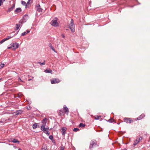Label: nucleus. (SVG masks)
Returning a JSON list of instances; mask_svg holds the SVG:
<instances>
[{"label":"nucleus","instance_id":"nucleus-1","mask_svg":"<svg viewBox=\"0 0 150 150\" xmlns=\"http://www.w3.org/2000/svg\"><path fill=\"white\" fill-rule=\"evenodd\" d=\"M69 28H70L72 32H74L75 25L74 23V21L73 19H71V21L69 25Z\"/></svg>","mask_w":150,"mask_h":150},{"label":"nucleus","instance_id":"nucleus-2","mask_svg":"<svg viewBox=\"0 0 150 150\" xmlns=\"http://www.w3.org/2000/svg\"><path fill=\"white\" fill-rule=\"evenodd\" d=\"M51 25L54 27H56L58 26V24L57 22V19L55 18L52 20L51 22Z\"/></svg>","mask_w":150,"mask_h":150},{"label":"nucleus","instance_id":"nucleus-3","mask_svg":"<svg viewBox=\"0 0 150 150\" xmlns=\"http://www.w3.org/2000/svg\"><path fill=\"white\" fill-rule=\"evenodd\" d=\"M10 45L11 46V47L13 48V50H15L18 47L19 45L18 43L15 42L12 43L10 44Z\"/></svg>","mask_w":150,"mask_h":150},{"label":"nucleus","instance_id":"nucleus-4","mask_svg":"<svg viewBox=\"0 0 150 150\" xmlns=\"http://www.w3.org/2000/svg\"><path fill=\"white\" fill-rule=\"evenodd\" d=\"M97 145V143L96 140H91L90 142V149H91Z\"/></svg>","mask_w":150,"mask_h":150},{"label":"nucleus","instance_id":"nucleus-5","mask_svg":"<svg viewBox=\"0 0 150 150\" xmlns=\"http://www.w3.org/2000/svg\"><path fill=\"white\" fill-rule=\"evenodd\" d=\"M41 130L43 131L46 134L48 135H49L50 133L48 132L49 131V129L48 128H45V127H41Z\"/></svg>","mask_w":150,"mask_h":150},{"label":"nucleus","instance_id":"nucleus-6","mask_svg":"<svg viewBox=\"0 0 150 150\" xmlns=\"http://www.w3.org/2000/svg\"><path fill=\"white\" fill-rule=\"evenodd\" d=\"M142 139V137H141L139 136L137 137L136 139L134 141L133 145L134 146H136L137 144H138L140 142V141Z\"/></svg>","mask_w":150,"mask_h":150},{"label":"nucleus","instance_id":"nucleus-7","mask_svg":"<svg viewBox=\"0 0 150 150\" xmlns=\"http://www.w3.org/2000/svg\"><path fill=\"white\" fill-rule=\"evenodd\" d=\"M60 82V80L58 79H55L51 80V82L52 84L57 83Z\"/></svg>","mask_w":150,"mask_h":150},{"label":"nucleus","instance_id":"nucleus-8","mask_svg":"<svg viewBox=\"0 0 150 150\" xmlns=\"http://www.w3.org/2000/svg\"><path fill=\"white\" fill-rule=\"evenodd\" d=\"M47 121V119L46 118H45L42 120L41 123L42 124V125L41 127H45L46 126Z\"/></svg>","mask_w":150,"mask_h":150},{"label":"nucleus","instance_id":"nucleus-9","mask_svg":"<svg viewBox=\"0 0 150 150\" xmlns=\"http://www.w3.org/2000/svg\"><path fill=\"white\" fill-rule=\"evenodd\" d=\"M61 132L62 135L64 136L65 134V132L67 130V128L65 127H63L61 128Z\"/></svg>","mask_w":150,"mask_h":150},{"label":"nucleus","instance_id":"nucleus-10","mask_svg":"<svg viewBox=\"0 0 150 150\" xmlns=\"http://www.w3.org/2000/svg\"><path fill=\"white\" fill-rule=\"evenodd\" d=\"M63 110L65 113L67 114L68 115L69 112V110L67 107L65 105H64Z\"/></svg>","mask_w":150,"mask_h":150},{"label":"nucleus","instance_id":"nucleus-11","mask_svg":"<svg viewBox=\"0 0 150 150\" xmlns=\"http://www.w3.org/2000/svg\"><path fill=\"white\" fill-rule=\"evenodd\" d=\"M36 8L37 11L39 12H42V9L40 7V6L39 4H38L36 6Z\"/></svg>","mask_w":150,"mask_h":150},{"label":"nucleus","instance_id":"nucleus-12","mask_svg":"<svg viewBox=\"0 0 150 150\" xmlns=\"http://www.w3.org/2000/svg\"><path fill=\"white\" fill-rule=\"evenodd\" d=\"M23 112V111L21 110H16V112H14V113H15V115H17L22 113Z\"/></svg>","mask_w":150,"mask_h":150},{"label":"nucleus","instance_id":"nucleus-13","mask_svg":"<svg viewBox=\"0 0 150 150\" xmlns=\"http://www.w3.org/2000/svg\"><path fill=\"white\" fill-rule=\"evenodd\" d=\"M124 120L125 122L127 123H130L132 121L130 118H125L124 119Z\"/></svg>","mask_w":150,"mask_h":150},{"label":"nucleus","instance_id":"nucleus-14","mask_svg":"<svg viewBox=\"0 0 150 150\" xmlns=\"http://www.w3.org/2000/svg\"><path fill=\"white\" fill-rule=\"evenodd\" d=\"M11 141L13 143H19V141H18L17 139H11Z\"/></svg>","mask_w":150,"mask_h":150},{"label":"nucleus","instance_id":"nucleus-15","mask_svg":"<svg viewBox=\"0 0 150 150\" xmlns=\"http://www.w3.org/2000/svg\"><path fill=\"white\" fill-rule=\"evenodd\" d=\"M44 72L46 73H50L52 74V71L49 69H47L45 70Z\"/></svg>","mask_w":150,"mask_h":150},{"label":"nucleus","instance_id":"nucleus-16","mask_svg":"<svg viewBox=\"0 0 150 150\" xmlns=\"http://www.w3.org/2000/svg\"><path fill=\"white\" fill-rule=\"evenodd\" d=\"M145 116V115L144 114H142L137 118V120H140L144 117Z\"/></svg>","mask_w":150,"mask_h":150},{"label":"nucleus","instance_id":"nucleus-17","mask_svg":"<svg viewBox=\"0 0 150 150\" xmlns=\"http://www.w3.org/2000/svg\"><path fill=\"white\" fill-rule=\"evenodd\" d=\"M21 8H18L16 9V10L15 11V12H16V13H19V12H21Z\"/></svg>","mask_w":150,"mask_h":150},{"label":"nucleus","instance_id":"nucleus-18","mask_svg":"<svg viewBox=\"0 0 150 150\" xmlns=\"http://www.w3.org/2000/svg\"><path fill=\"white\" fill-rule=\"evenodd\" d=\"M85 124L82 123H80L79 126V127H83L85 126Z\"/></svg>","mask_w":150,"mask_h":150},{"label":"nucleus","instance_id":"nucleus-19","mask_svg":"<svg viewBox=\"0 0 150 150\" xmlns=\"http://www.w3.org/2000/svg\"><path fill=\"white\" fill-rule=\"evenodd\" d=\"M13 8H12V7H10V8H8V9L7 11V12H10L11 11H12L13 10Z\"/></svg>","mask_w":150,"mask_h":150},{"label":"nucleus","instance_id":"nucleus-20","mask_svg":"<svg viewBox=\"0 0 150 150\" xmlns=\"http://www.w3.org/2000/svg\"><path fill=\"white\" fill-rule=\"evenodd\" d=\"M20 27V24H16V27L15 28V30H18Z\"/></svg>","mask_w":150,"mask_h":150},{"label":"nucleus","instance_id":"nucleus-21","mask_svg":"<svg viewBox=\"0 0 150 150\" xmlns=\"http://www.w3.org/2000/svg\"><path fill=\"white\" fill-rule=\"evenodd\" d=\"M37 125L36 123H34L33 125V129H35L37 128Z\"/></svg>","mask_w":150,"mask_h":150},{"label":"nucleus","instance_id":"nucleus-22","mask_svg":"<svg viewBox=\"0 0 150 150\" xmlns=\"http://www.w3.org/2000/svg\"><path fill=\"white\" fill-rule=\"evenodd\" d=\"M49 47L54 52H56V51H55L54 47L51 44L49 46Z\"/></svg>","mask_w":150,"mask_h":150},{"label":"nucleus","instance_id":"nucleus-23","mask_svg":"<svg viewBox=\"0 0 150 150\" xmlns=\"http://www.w3.org/2000/svg\"><path fill=\"white\" fill-rule=\"evenodd\" d=\"M37 64H40L41 65H44L45 64V61L43 62H37Z\"/></svg>","mask_w":150,"mask_h":150},{"label":"nucleus","instance_id":"nucleus-24","mask_svg":"<svg viewBox=\"0 0 150 150\" xmlns=\"http://www.w3.org/2000/svg\"><path fill=\"white\" fill-rule=\"evenodd\" d=\"M21 3L23 5H24L26 7L27 6V4L25 3V2L24 1H21Z\"/></svg>","mask_w":150,"mask_h":150},{"label":"nucleus","instance_id":"nucleus-25","mask_svg":"<svg viewBox=\"0 0 150 150\" xmlns=\"http://www.w3.org/2000/svg\"><path fill=\"white\" fill-rule=\"evenodd\" d=\"M4 63H1L0 64V69L2 68L4 66Z\"/></svg>","mask_w":150,"mask_h":150},{"label":"nucleus","instance_id":"nucleus-26","mask_svg":"<svg viewBox=\"0 0 150 150\" xmlns=\"http://www.w3.org/2000/svg\"><path fill=\"white\" fill-rule=\"evenodd\" d=\"M13 37V36H8L6 38H5V39H6V40H9L11 38H12Z\"/></svg>","mask_w":150,"mask_h":150},{"label":"nucleus","instance_id":"nucleus-27","mask_svg":"<svg viewBox=\"0 0 150 150\" xmlns=\"http://www.w3.org/2000/svg\"><path fill=\"white\" fill-rule=\"evenodd\" d=\"M73 130L74 132H77L79 131V129L78 128H74Z\"/></svg>","mask_w":150,"mask_h":150},{"label":"nucleus","instance_id":"nucleus-28","mask_svg":"<svg viewBox=\"0 0 150 150\" xmlns=\"http://www.w3.org/2000/svg\"><path fill=\"white\" fill-rule=\"evenodd\" d=\"M27 34V33L26 32H24L22 33L21 34V36H24L25 35Z\"/></svg>","mask_w":150,"mask_h":150},{"label":"nucleus","instance_id":"nucleus-29","mask_svg":"<svg viewBox=\"0 0 150 150\" xmlns=\"http://www.w3.org/2000/svg\"><path fill=\"white\" fill-rule=\"evenodd\" d=\"M114 121L113 119H110L108 120V121L110 123H112Z\"/></svg>","mask_w":150,"mask_h":150},{"label":"nucleus","instance_id":"nucleus-30","mask_svg":"<svg viewBox=\"0 0 150 150\" xmlns=\"http://www.w3.org/2000/svg\"><path fill=\"white\" fill-rule=\"evenodd\" d=\"M6 41V39H5V38H4V39H3V40H2L0 42V43H1V44H2V43H3L4 42H5V41Z\"/></svg>","mask_w":150,"mask_h":150},{"label":"nucleus","instance_id":"nucleus-31","mask_svg":"<svg viewBox=\"0 0 150 150\" xmlns=\"http://www.w3.org/2000/svg\"><path fill=\"white\" fill-rule=\"evenodd\" d=\"M101 116H97V117H95V120H98L100 117Z\"/></svg>","mask_w":150,"mask_h":150},{"label":"nucleus","instance_id":"nucleus-32","mask_svg":"<svg viewBox=\"0 0 150 150\" xmlns=\"http://www.w3.org/2000/svg\"><path fill=\"white\" fill-rule=\"evenodd\" d=\"M64 147L63 145H61L60 146V150H64Z\"/></svg>","mask_w":150,"mask_h":150},{"label":"nucleus","instance_id":"nucleus-33","mask_svg":"<svg viewBox=\"0 0 150 150\" xmlns=\"http://www.w3.org/2000/svg\"><path fill=\"white\" fill-rule=\"evenodd\" d=\"M49 138L51 139V140H52L53 139V137L52 135H50L49 136Z\"/></svg>","mask_w":150,"mask_h":150},{"label":"nucleus","instance_id":"nucleus-34","mask_svg":"<svg viewBox=\"0 0 150 150\" xmlns=\"http://www.w3.org/2000/svg\"><path fill=\"white\" fill-rule=\"evenodd\" d=\"M59 113H60V115L62 113H63V111L61 110H59Z\"/></svg>","mask_w":150,"mask_h":150},{"label":"nucleus","instance_id":"nucleus-35","mask_svg":"<svg viewBox=\"0 0 150 150\" xmlns=\"http://www.w3.org/2000/svg\"><path fill=\"white\" fill-rule=\"evenodd\" d=\"M42 150H47V148L45 147L42 148Z\"/></svg>","mask_w":150,"mask_h":150},{"label":"nucleus","instance_id":"nucleus-36","mask_svg":"<svg viewBox=\"0 0 150 150\" xmlns=\"http://www.w3.org/2000/svg\"><path fill=\"white\" fill-rule=\"evenodd\" d=\"M30 32V30H26V32L27 33H27H29V32Z\"/></svg>","mask_w":150,"mask_h":150},{"label":"nucleus","instance_id":"nucleus-37","mask_svg":"<svg viewBox=\"0 0 150 150\" xmlns=\"http://www.w3.org/2000/svg\"><path fill=\"white\" fill-rule=\"evenodd\" d=\"M18 81H21V82H23L22 80H21V79L20 78H18Z\"/></svg>","mask_w":150,"mask_h":150},{"label":"nucleus","instance_id":"nucleus-38","mask_svg":"<svg viewBox=\"0 0 150 150\" xmlns=\"http://www.w3.org/2000/svg\"><path fill=\"white\" fill-rule=\"evenodd\" d=\"M5 0H0V1H1L2 2V3H3L5 1Z\"/></svg>","mask_w":150,"mask_h":150},{"label":"nucleus","instance_id":"nucleus-39","mask_svg":"<svg viewBox=\"0 0 150 150\" xmlns=\"http://www.w3.org/2000/svg\"><path fill=\"white\" fill-rule=\"evenodd\" d=\"M15 7V4H13V6H12V8H13L14 9Z\"/></svg>","mask_w":150,"mask_h":150},{"label":"nucleus","instance_id":"nucleus-40","mask_svg":"<svg viewBox=\"0 0 150 150\" xmlns=\"http://www.w3.org/2000/svg\"><path fill=\"white\" fill-rule=\"evenodd\" d=\"M30 0H28V1L27 2V4H29Z\"/></svg>","mask_w":150,"mask_h":150},{"label":"nucleus","instance_id":"nucleus-41","mask_svg":"<svg viewBox=\"0 0 150 150\" xmlns=\"http://www.w3.org/2000/svg\"><path fill=\"white\" fill-rule=\"evenodd\" d=\"M62 36L63 38H64L65 37V36L63 34H62Z\"/></svg>","mask_w":150,"mask_h":150},{"label":"nucleus","instance_id":"nucleus-42","mask_svg":"<svg viewBox=\"0 0 150 150\" xmlns=\"http://www.w3.org/2000/svg\"><path fill=\"white\" fill-rule=\"evenodd\" d=\"M12 47H11V46H10L9 47H8L7 48L8 49H10Z\"/></svg>","mask_w":150,"mask_h":150},{"label":"nucleus","instance_id":"nucleus-43","mask_svg":"<svg viewBox=\"0 0 150 150\" xmlns=\"http://www.w3.org/2000/svg\"><path fill=\"white\" fill-rule=\"evenodd\" d=\"M1 3H2V2L0 1V6L2 5Z\"/></svg>","mask_w":150,"mask_h":150},{"label":"nucleus","instance_id":"nucleus-44","mask_svg":"<svg viewBox=\"0 0 150 150\" xmlns=\"http://www.w3.org/2000/svg\"><path fill=\"white\" fill-rule=\"evenodd\" d=\"M21 93H18V95L20 96H21Z\"/></svg>","mask_w":150,"mask_h":150},{"label":"nucleus","instance_id":"nucleus-45","mask_svg":"<svg viewBox=\"0 0 150 150\" xmlns=\"http://www.w3.org/2000/svg\"><path fill=\"white\" fill-rule=\"evenodd\" d=\"M14 148H15V149H16L17 148V147L16 146H14Z\"/></svg>","mask_w":150,"mask_h":150},{"label":"nucleus","instance_id":"nucleus-46","mask_svg":"<svg viewBox=\"0 0 150 150\" xmlns=\"http://www.w3.org/2000/svg\"><path fill=\"white\" fill-rule=\"evenodd\" d=\"M122 150H127V149H122Z\"/></svg>","mask_w":150,"mask_h":150},{"label":"nucleus","instance_id":"nucleus-47","mask_svg":"<svg viewBox=\"0 0 150 150\" xmlns=\"http://www.w3.org/2000/svg\"><path fill=\"white\" fill-rule=\"evenodd\" d=\"M21 150V149H20V148H19V149H18V150Z\"/></svg>","mask_w":150,"mask_h":150}]
</instances>
